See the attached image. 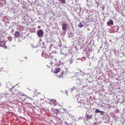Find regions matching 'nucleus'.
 Instances as JSON below:
<instances>
[{
	"label": "nucleus",
	"mask_w": 125,
	"mask_h": 125,
	"mask_svg": "<svg viewBox=\"0 0 125 125\" xmlns=\"http://www.w3.org/2000/svg\"><path fill=\"white\" fill-rule=\"evenodd\" d=\"M82 72V71L78 69H76L73 71L74 73V75L76 76L75 74H79Z\"/></svg>",
	"instance_id": "f257e3e1"
},
{
	"label": "nucleus",
	"mask_w": 125,
	"mask_h": 125,
	"mask_svg": "<svg viewBox=\"0 0 125 125\" xmlns=\"http://www.w3.org/2000/svg\"><path fill=\"white\" fill-rule=\"evenodd\" d=\"M37 34L38 36L40 37L42 36L43 34V31L41 30L38 31L37 32Z\"/></svg>",
	"instance_id": "f03ea898"
},
{
	"label": "nucleus",
	"mask_w": 125,
	"mask_h": 125,
	"mask_svg": "<svg viewBox=\"0 0 125 125\" xmlns=\"http://www.w3.org/2000/svg\"><path fill=\"white\" fill-rule=\"evenodd\" d=\"M6 42L5 41H0V46L3 47L4 48L6 49L7 47L4 46Z\"/></svg>",
	"instance_id": "7ed1b4c3"
},
{
	"label": "nucleus",
	"mask_w": 125,
	"mask_h": 125,
	"mask_svg": "<svg viewBox=\"0 0 125 125\" xmlns=\"http://www.w3.org/2000/svg\"><path fill=\"white\" fill-rule=\"evenodd\" d=\"M62 29L65 30L67 29V24L65 23H63L62 25Z\"/></svg>",
	"instance_id": "20e7f679"
},
{
	"label": "nucleus",
	"mask_w": 125,
	"mask_h": 125,
	"mask_svg": "<svg viewBox=\"0 0 125 125\" xmlns=\"http://www.w3.org/2000/svg\"><path fill=\"white\" fill-rule=\"evenodd\" d=\"M60 71V69L59 68L57 67L55 68V70L54 71V73H57L59 72Z\"/></svg>",
	"instance_id": "39448f33"
},
{
	"label": "nucleus",
	"mask_w": 125,
	"mask_h": 125,
	"mask_svg": "<svg viewBox=\"0 0 125 125\" xmlns=\"http://www.w3.org/2000/svg\"><path fill=\"white\" fill-rule=\"evenodd\" d=\"M80 103L81 104L85 105L86 103V101L84 100H81L80 101Z\"/></svg>",
	"instance_id": "423d86ee"
},
{
	"label": "nucleus",
	"mask_w": 125,
	"mask_h": 125,
	"mask_svg": "<svg viewBox=\"0 0 125 125\" xmlns=\"http://www.w3.org/2000/svg\"><path fill=\"white\" fill-rule=\"evenodd\" d=\"M20 34V33L17 31H15V32L14 33V35L16 37H17L18 36H19Z\"/></svg>",
	"instance_id": "0eeeda50"
},
{
	"label": "nucleus",
	"mask_w": 125,
	"mask_h": 125,
	"mask_svg": "<svg viewBox=\"0 0 125 125\" xmlns=\"http://www.w3.org/2000/svg\"><path fill=\"white\" fill-rule=\"evenodd\" d=\"M77 83L78 84H81L82 83V80L79 79H77L76 80Z\"/></svg>",
	"instance_id": "6e6552de"
},
{
	"label": "nucleus",
	"mask_w": 125,
	"mask_h": 125,
	"mask_svg": "<svg viewBox=\"0 0 125 125\" xmlns=\"http://www.w3.org/2000/svg\"><path fill=\"white\" fill-rule=\"evenodd\" d=\"M86 118L88 119H90L92 118V116L91 115H87L86 116Z\"/></svg>",
	"instance_id": "1a4fd4ad"
},
{
	"label": "nucleus",
	"mask_w": 125,
	"mask_h": 125,
	"mask_svg": "<svg viewBox=\"0 0 125 125\" xmlns=\"http://www.w3.org/2000/svg\"><path fill=\"white\" fill-rule=\"evenodd\" d=\"M74 36V34L73 33H71L68 34V37L69 38H71L73 37Z\"/></svg>",
	"instance_id": "9d476101"
},
{
	"label": "nucleus",
	"mask_w": 125,
	"mask_h": 125,
	"mask_svg": "<svg viewBox=\"0 0 125 125\" xmlns=\"http://www.w3.org/2000/svg\"><path fill=\"white\" fill-rule=\"evenodd\" d=\"M107 24L109 25L110 24H111V25H113V22L111 20L110 22H108Z\"/></svg>",
	"instance_id": "9b49d317"
},
{
	"label": "nucleus",
	"mask_w": 125,
	"mask_h": 125,
	"mask_svg": "<svg viewBox=\"0 0 125 125\" xmlns=\"http://www.w3.org/2000/svg\"><path fill=\"white\" fill-rule=\"evenodd\" d=\"M95 112L96 113H99V112L103 113V112L102 111H100L99 110L97 109L95 110Z\"/></svg>",
	"instance_id": "f8f14e48"
},
{
	"label": "nucleus",
	"mask_w": 125,
	"mask_h": 125,
	"mask_svg": "<svg viewBox=\"0 0 125 125\" xmlns=\"http://www.w3.org/2000/svg\"><path fill=\"white\" fill-rule=\"evenodd\" d=\"M78 26L80 27H82L83 26V25L82 23H80L78 25Z\"/></svg>",
	"instance_id": "ddd939ff"
},
{
	"label": "nucleus",
	"mask_w": 125,
	"mask_h": 125,
	"mask_svg": "<svg viewBox=\"0 0 125 125\" xmlns=\"http://www.w3.org/2000/svg\"><path fill=\"white\" fill-rule=\"evenodd\" d=\"M61 1L63 3H66L65 0H61Z\"/></svg>",
	"instance_id": "4468645a"
},
{
	"label": "nucleus",
	"mask_w": 125,
	"mask_h": 125,
	"mask_svg": "<svg viewBox=\"0 0 125 125\" xmlns=\"http://www.w3.org/2000/svg\"><path fill=\"white\" fill-rule=\"evenodd\" d=\"M55 110L56 111V114H57L59 112V110L58 109H56Z\"/></svg>",
	"instance_id": "2eb2a0df"
},
{
	"label": "nucleus",
	"mask_w": 125,
	"mask_h": 125,
	"mask_svg": "<svg viewBox=\"0 0 125 125\" xmlns=\"http://www.w3.org/2000/svg\"><path fill=\"white\" fill-rule=\"evenodd\" d=\"M48 57V56L47 55H46L44 56V57L45 58H47Z\"/></svg>",
	"instance_id": "dca6fc26"
},
{
	"label": "nucleus",
	"mask_w": 125,
	"mask_h": 125,
	"mask_svg": "<svg viewBox=\"0 0 125 125\" xmlns=\"http://www.w3.org/2000/svg\"><path fill=\"white\" fill-rule=\"evenodd\" d=\"M52 101L53 102H56V101L55 99H53L52 100Z\"/></svg>",
	"instance_id": "f3484780"
},
{
	"label": "nucleus",
	"mask_w": 125,
	"mask_h": 125,
	"mask_svg": "<svg viewBox=\"0 0 125 125\" xmlns=\"http://www.w3.org/2000/svg\"><path fill=\"white\" fill-rule=\"evenodd\" d=\"M73 62L72 60H71V62H70V64H71Z\"/></svg>",
	"instance_id": "a211bd4d"
},
{
	"label": "nucleus",
	"mask_w": 125,
	"mask_h": 125,
	"mask_svg": "<svg viewBox=\"0 0 125 125\" xmlns=\"http://www.w3.org/2000/svg\"><path fill=\"white\" fill-rule=\"evenodd\" d=\"M58 77L60 78L61 77V76H60V75H59V76H58Z\"/></svg>",
	"instance_id": "6ab92c4d"
},
{
	"label": "nucleus",
	"mask_w": 125,
	"mask_h": 125,
	"mask_svg": "<svg viewBox=\"0 0 125 125\" xmlns=\"http://www.w3.org/2000/svg\"><path fill=\"white\" fill-rule=\"evenodd\" d=\"M101 113V114H102V115H103V114H104V112H103V113H102H102Z\"/></svg>",
	"instance_id": "aec40b11"
},
{
	"label": "nucleus",
	"mask_w": 125,
	"mask_h": 125,
	"mask_svg": "<svg viewBox=\"0 0 125 125\" xmlns=\"http://www.w3.org/2000/svg\"><path fill=\"white\" fill-rule=\"evenodd\" d=\"M30 99H31V100H33V99H31V98H30Z\"/></svg>",
	"instance_id": "412c9836"
},
{
	"label": "nucleus",
	"mask_w": 125,
	"mask_h": 125,
	"mask_svg": "<svg viewBox=\"0 0 125 125\" xmlns=\"http://www.w3.org/2000/svg\"><path fill=\"white\" fill-rule=\"evenodd\" d=\"M27 98H29V99H30V98H29L28 96H27Z\"/></svg>",
	"instance_id": "4be33fe9"
},
{
	"label": "nucleus",
	"mask_w": 125,
	"mask_h": 125,
	"mask_svg": "<svg viewBox=\"0 0 125 125\" xmlns=\"http://www.w3.org/2000/svg\"><path fill=\"white\" fill-rule=\"evenodd\" d=\"M71 117H72V118H73V117H74V116H72Z\"/></svg>",
	"instance_id": "5701e85b"
},
{
	"label": "nucleus",
	"mask_w": 125,
	"mask_h": 125,
	"mask_svg": "<svg viewBox=\"0 0 125 125\" xmlns=\"http://www.w3.org/2000/svg\"><path fill=\"white\" fill-rule=\"evenodd\" d=\"M67 91H66V94H67Z\"/></svg>",
	"instance_id": "b1692460"
},
{
	"label": "nucleus",
	"mask_w": 125,
	"mask_h": 125,
	"mask_svg": "<svg viewBox=\"0 0 125 125\" xmlns=\"http://www.w3.org/2000/svg\"><path fill=\"white\" fill-rule=\"evenodd\" d=\"M1 86V83H0V86Z\"/></svg>",
	"instance_id": "393cba45"
},
{
	"label": "nucleus",
	"mask_w": 125,
	"mask_h": 125,
	"mask_svg": "<svg viewBox=\"0 0 125 125\" xmlns=\"http://www.w3.org/2000/svg\"><path fill=\"white\" fill-rule=\"evenodd\" d=\"M58 105H59V106H60V104H58Z\"/></svg>",
	"instance_id": "a878e982"
},
{
	"label": "nucleus",
	"mask_w": 125,
	"mask_h": 125,
	"mask_svg": "<svg viewBox=\"0 0 125 125\" xmlns=\"http://www.w3.org/2000/svg\"><path fill=\"white\" fill-rule=\"evenodd\" d=\"M73 88L74 89V88Z\"/></svg>",
	"instance_id": "bb28decb"
},
{
	"label": "nucleus",
	"mask_w": 125,
	"mask_h": 125,
	"mask_svg": "<svg viewBox=\"0 0 125 125\" xmlns=\"http://www.w3.org/2000/svg\"><path fill=\"white\" fill-rule=\"evenodd\" d=\"M71 89L72 90V89Z\"/></svg>",
	"instance_id": "cd10ccee"
}]
</instances>
